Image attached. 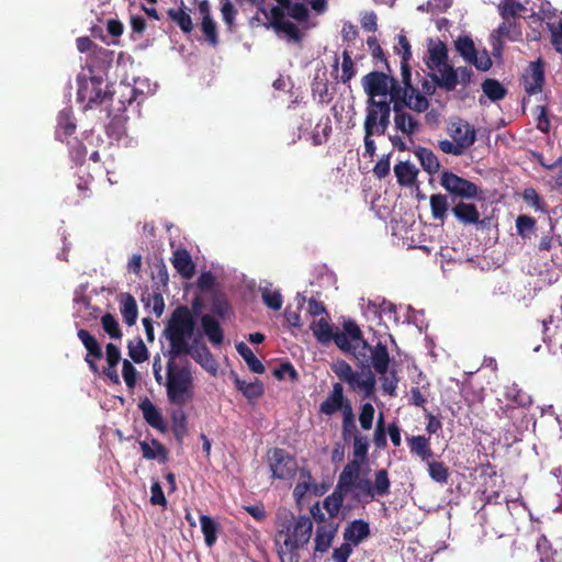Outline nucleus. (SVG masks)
I'll return each mask as SVG.
<instances>
[{
    "label": "nucleus",
    "instance_id": "1",
    "mask_svg": "<svg viewBox=\"0 0 562 562\" xmlns=\"http://www.w3.org/2000/svg\"><path fill=\"white\" fill-rule=\"evenodd\" d=\"M195 329V319L186 305L178 306L171 314L164 335L169 341V350L165 353L168 358H179L184 350V339L192 337Z\"/></svg>",
    "mask_w": 562,
    "mask_h": 562
},
{
    "label": "nucleus",
    "instance_id": "2",
    "mask_svg": "<svg viewBox=\"0 0 562 562\" xmlns=\"http://www.w3.org/2000/svg\"><path fill=\"white\" fill-rule=\"evenodd\" d=\"M176 359H168L165 386L168 401L182 406L192 397L193 376L190 367L177 364Z\"/></svg>",
    "mask_w": 562,
    "mask_h": 562
},
{
    "label": "nucleus",
    "instance_id": "3",
    "mask_svg": "<svg viewBox=\"0 0 562 562\" xmlns=\"http://www.w3.org/2000/svg\"><path fill=\"white\" fill-rule=\"evenodd\" d=\"M278 538H283V546L297 550L306 544L312 536L313 522L307 516H300L297 519L292 513L285 512L278 517Z\"/></svg>",
    "mask_w": 562,
    "mask_h": 562
},
{
    "label": "nucleus",
    "instance_id": "4",
    "mask_svg": "<svg viewBox=\"0 0 562 562\" xmlns=\"http://www.w3.org/2000/svg\"><path fill=\"white\" fill-rule=\"evenodd\" d=\"M77 101L83 104V110L105 105L108 114H111L110 106L113 103V93L101 76H79Z\"/></svg>",
    "mask_w": 562,
    "mask_h": 562
},
{
    "label": "nucleus",
    "instance_id": "5",
    "mask_svg": "<svg viewBox=\"0 0 562 562\" xmlns=\"http://www.w3.org/2000/svg\"><path fill=\"white\" fill-rule=\"evenodd\" d=\"M353 357L362 369H368L369 371L370 368H373L381 375L389 372L391 358L387 347L382 342H378L375 346L369 345V348L366 350L355 351Z\"/></svg>",
    "mask_w": 562,
    "mask_h": 562
},
{
    "label": "nucleus",
    "instance_id": "6",
    "mask_svg": "<svg viewBox=\"0 0 562 562\" xmlns=\"http://www.w3.org/2000/svg\"><path fill=\"white\" fill-rule=\"evenodd\" d=\"M331 340L340 350L344 352H351L352 355L355 351H359L360 349L366 350L369 348V344L363 339L360 327L352 319L345 321L342 324V330L333 333Z\"/></svg>",
    "mask_w": 562,
    "mask_h": 562
},
{
    "label": "nucleus",
    "instance_id": "7",
    "mask_svg": "<svg viewBox=\"0 0 562 562\" xmlns=\"http://www.w3.org/2000/svg\"><path fill=\"white\" fill-rule=\"evenodd\" d=\"M441 187L454 198L473 200L482 190L472 181L462 178L450 170H445L440 176Z\"/></svg>",
    "mask_w": 562,
    "mask_h": 562
},
{
    "label": "nucleus",
    "instance_id": "8",
    "mask_svg": "<svg viewBox=\"0 0 562 562\" xmlns=\"http://www.w3.org/2000/svg\"><path fill=\"white\" fill-rule=\"evenodd\" d=\"M496 416L499 419L507 420V423L504 424V428L507 431L513 429L517 434H522L525 430H527L530 423L527 408L510 403L499 405L498 409L496 411Z\"/></svg>",
    "mask_w": 562,
    "mask_h": 562
},
{
    "label": "nucleus",
    "instance_id": "9",
    "mask_svg": "<svg viewBox=\"0 0 562 562\" xmlns=\"http://www.w3.org/2000/svg\"><path fill=\"white\" fill-rule=\"evenodd\" d=\"M269 467L273 479L286 480L296 471V460L284 449L273 448L269 451Z\"/></svg>",
    "mask_w": 562,
    "mask_h": 562
},
{
    "label": "nucleus",
    "instance_id": "10",
    "mask_svg": "<svg viewBox=\"0 0 562 562\" xmlns=\"http://www.w3.org/2000/svg\"><path fill=\"white\" fill-rule=\"evenodd\" d=\"M520 38V24L516 20H503V22L491 35L493 54L501 55L505 40L516 42Z\"/></svg>",
    "mask_w": 562,
    "mask_h": 562
},
{
    "label": "nucleus",
    "instance_id": "11",
    "mask_svg": "<svg viewBox=\"0 0 562 562\" xmlns=\"http://www.w3.org/2000/svg\"><path fill=\"white\" fill-rule=\"evenodd\" d=\"M392 76L382 71H371L362 77L361 83L368 99L386 97Z\"/></svg>",
    "mask_w": 562,
    "mask_h": 562
},
{
    "label": "nucleus",
    "instance_id": "12",
    "mask_svg": "<svg viewBox=\"0 0 562 562\" xmlns=\"http://www.w3.org/2000/svg\"><path fill=\"white\" fill-rule=\"evenodd\" d=\"M448 134L457 144L462 143L463 149L470 148L476 140L475 128L467 121L458 117L451 121L447 128Z\"/></svg>",
    "mask_w": 562,
    "mask_h": 562
},
{
    "label": "nucleus",
    "instance_id": "13",
    "mask_svg": "<svg viewBox=\"0 0 562 562\" xmlns=\"http://www.w3.org/2000/svg\"><path fill=\"white\" fill-rule=\"evenodd\" d=\"M544 83V68L541 59L532 61L524 75L525 91L531 95L542 91Z\"/></svg>",
    "mask_w": 562,
    "mask_h": 562
},
{
    "label": "nucleus",
    "instance_id": "14",
    "mask_svg": "<svg viewBox=\"0 0 562 562\" xmlns=\"http://www.w3.org/2000/svg\"><path fill=\"white\" fill-rule=\"evenodd\" d=\"M395 128L412 137L420 130V122L414 115L405 111L401 105H393Z\"/></svg>",
    "mask_w": 562,
    "mask_h": 562
},
{
    "label": "nucleus",
    "instance_id": "15",
    "mask_svg": "<svg viewBox=\"0 0 562 562\" xmlns=\"http://www.w3.org/2000/svg\"><path fill=\"white\" fill-rule=\"evenodd\" d=\"M138 408L142 411L145 422L150 427L162 434L167 431V425L160 409L148 397H144L139 401Z\"/></svg>",
    "mask_w": 562,
    "mask_h": 562
},
{
    "label": "nucleus",
    "instance_id": "16",
    "mask_svg": "<svg viewBox=\"0 0 562 562\" xmlns=\"http://www.w3.org/2000/svg\"><path fill=\"white\" fill-rule=\"evenodd\" d=\"M346 398L342 384L334 383L331 392L319 405V413L327 416L334 415L341 408Z\"/></svg>",
    "mask_w": 562,
    "mask_h": 562
},
{
    "label": "nucleus",
    "instance_id": "17",
    "mask_svg": "<svg viewBox=\"0 0 562 562\" xmlns=\"http://www.w3.org/2000/svg\"><path fill=\"white\" fill-rule=\"evenodd\" d=\"M370 536V526L363 519H355L350 521L344 530V540L352 546L360 544Z\"/></svg>",
    "mask_w": 562,
    "mask_h": 562
},
{
    "label": "nucleus",
    "instance_id": "18",
    "mask_svg": "<svg viewBox=\"0 0 562 562\" xmlns=\"http://www.w3.org/2000/svg\"><path fill=\"white\" fill-rule=\"evenodd\" d=\"M364 462L352 459L345 465L338 476L337 486L339 490L350 492L353 488V485H356V482L359 479L361 465Z\"/></svg>",
    "mask_w": 562,
    "mask_h": 562
},
{
    "label": "nucleus",
    "instance_id": "19",
    "mask_svg": "<svg viewBox=\"0 0 562 562\" xmlns=\"http://www.w3.org/2000/svg\"><path fill=\"white\" fill-rule=\"evenodd\" d=\"M171 262L178 273L184 279H191L195 272V265L189 251L179 248L172 252Z\"/></svg>",
    "mask_w": 562,
    "mask_h": 562
},
{
    "label": "nucleus",
    "instance_id": "20",
    "mask_svg": "<svg viewBox=\"0 0 562 562\" xmlns=\"http://www.w3.org/2000/svg\"><path fill=\"white\" fill-rule=\"evenodd\" d=\"M437 69L439 74L430 75V78L437 85V87L448 92L456 90L457 86L459 85L456 69L450 64L442 65Z\"/></svg>",
    "mask_w": 562,
    "mask_h": 562
},
{
    "label": "nucleus",
    "instance_id": "21",
    "mask_svg": "<svg viewBox=\"0 0 562 562\" xmlns=\"http://www.w3.org/2000/svg\"><path fill=\"white\" fill-rule=\"evenodd\" d=\"M142 456L146 460H157L159 463H165L168 459L167 448L156 438H151L150 441H139Z\"/></svg>",
    "mask_w": 562,
    "mask_h": 562
},
{
    "label": "nucleus",
    "instance_id": "22",
    "mask_svg": "<svg viewBox=\"0 0 562 562\" xmlns=\"http://www.w3.org/2000/svg\"><path fill=\"white\" fill-rule=\"evenodd\" d=\"M452 213L456 218L464 225L483 224V221H480L477 207L472 203L460 201L452 207Z\"/></svg>",
    "mask_w": 562,
    "mask_h": 562
},
{
    "label": "nucleus",
    "instance_id": "23",
    "mask_svg": "<svg viewBox=\"0 0 562 562\" xmlns=\"http://www.w3.org/2000/svg\"><path fill=\"white\" fill-rule=\"evenodd\" d=\"M338 531V524H334L333 521L317 527L316 536H315V551L324 553L326 552Z\"/></svg>",
    "mask_w": 562,
    "mask_h": 562
},
{
    "label": "nucleus",
    "instance_id": "24",
    "mask_svg": "<svg viewBox=\"0 0 562 562\" xmlns=\"http://www.w3.org/2000/svg\"><path fill=\"white\" fill-rule=\"evenodd\" d=\"M201 327L213 346H220L224 340V331L220 323L210 314L201 317Z\"/></svg>",
    "mask_w": 562,
    "mask_h": 562
},
{
    "label": "nucleus",
    "instance_id": "25",
    "mask_svg": "<svg viewBox=\"0 0 562 562\" xmlns=\"http://www.w3.org/2000/svg\"><path fill=\"white\" fill-rule=\"evenodd\" d=\"M411 453L419 457L426 462L432 458L434 451L430 445V438L425 436H411L406 438Z\"/></svg>",
    "mask_w": 562,
    "mask_h": 562
},
{
    "label": "nucleus",
    "instance_id": "26",
    "mask_svg": "<svg viewBox=\"0 0 562 562\" xmlns=\"http://www.w3.org/2000/svg\"><path fill=\"white\" fill-rule=\"evenodd\" d=\"M394 173L400 186L411 187L416 182L418 169L409 161H400L394 166Z\"/></svg>",
    "mask_w": 562,
    "mask_h": 562
},
{
    "label": "nucleus",
    "instance_id": "27",
    "mask_svg": "<svg viewBox=\"0 0 562 562\" xmlns=\"http://www.w3.org/2000/svg\"><path fill=\"white\" fill-rule=\"evenodd\" d=\"M413 153L417 157V159L420 162V166L426 172H428L429 175H435L439 171L440 162L432 150L423 146H417L413 150Z\"/></svg>",
    "mask_w": 562,
    "mask_h": 562
},
{
    "label": "nucleus",
    "instance_id": "28",
    "mask_svg": "<svg viewBox=\"0 0 562 562\" xmlns=\"http://www.w3.org/2000/svg\"><path fill=\"white\" fill-rule=\"evenodd\" d=\"M426 64L429 69H436L448 64V49L445 43L438 41L429 45Z\"/></svg>",
    "mask_w": 562,
    "mask_h": 562
},
{
    "label": "nucleus",
    "instance_id": "29",
    "mask_svg": "<svg viewBox=\"0 0 562 562\" xmlns=\"http://www.w3.org/2000/svg\"><path fill=\"white\" fill-rule=\"evenodd\" d=\"M333 72L338 74V58L335 59L333 65ZM357 74V69L355 67V63L351 58V54L349 50L342 52V61H341V74L336 75V79L338 82L348 83Z\"/></svg>",
    "mask_w": 562,
    "mask_h": 562
},
{
    "label": "nucleus",
    "instance_id": "30",
    "mask_svg": "<svg viewBox=\"0 0 562 562\" xmlns=\"http://www.w3.org/2000/svg\"><path fill=\"white\" fill-rule=\"evenodd\" d=\"M349 492L345 490H339L336 485L333 493L324 498L323 507L328 513L330 519H334L338 516L342 507L345 496Z\"/></svg>",
    "mask_w": 562,
    "mask_h": 562
},
{
    "label": "nucleus",
    "instance_id": "31",
    "mask_svg": "<svg viewBox=\"0 0 562 562\" xmlns=\"http://www.w3.org/2000/svg\"><path fill=\"white\" fill-rule=\"evenodd\" d=\"M385 100H375V99H368L367 100V108H366V119L363 123L364 131H369V133H374L376 131V125L380 117L379 108L382 105H385Z\"/></svg>",
    "mask_w": 562,
    "mask_h": 562
},
{
    "label": "nucleus",
    "instance_id": "32",
    "mask_svg": "<svg viewBox=\"0 0 562 562\" xmlns=\"http://www.w3.org/2000/svg\"><path fill=\"white\" fill-rule=\"evenodd\" d=\"M235 387L248 400H257L263 394V384L260 381L247 382L233 373Z\"/></svg>",
    "mask_w": 562,
    "mask_h": 562
},
{
    "label": "nucleus",
    "instance_id": "33",
    "mask_svg": "<svg viewBox=\"0 0 562 562\" xmlns=\"http://www.w3.org/2000/svg\"><path fill=\"white\" fill-rule=\"evenodd\" d=\"M113 93V97L117 94L119 97V106L114 108L113 105L110 106L111 112H123L126 110L127 105H131L133 102H135V87L130 83L121 82L115 90H111Z\"/></svg>",
    "mask_w": 562,
    "mask_h": 562
},
{
    "label": "nucleus",
    "instance_id": "34",
    "mask_svg": "<svg viewBox=\"0 0 562 562\" xmlns=\"http://www.w3.org/2000/svg\"><path fill=\"white\" fill-rule=\"evenodd\" d=\"M120 310L124 322L128 326L135 325L138 315V308L135 299L130 293L121 294Z\"/></svg>",
    "mask_w": 562,
    "mask_h": 562
},
{
    "label": "nucleus",
    "instance_id": "35",
    "mask_svg": "<svg viewBox=\"0 0 562 562\" xmlns=\"http://www.w3.org/2000/svg\"><path fill=\"white\" fill-rule=\"evenodd\" d=\"M310 328L321 345H328L331 341L334 330L327 317L313 321Z\"/></svg>",
    "mask_w": 562,
    "mask_h": 562
},
{
    "label": "nucleus",
    "instance_id": "36",
    "mask_svg": "<svg viewBox=\"0 0 562 562\" xmlns=\"http://www.w3.org/2000/svg\"><path fill=\"white\" fill-rule=\"evenodd\" d=\"M312 94L315 100L319 103H329L333 100V95L329 93L328 80L323 76L316 75L312 81Z\"/></svg>",
    "mask_w": 562,
    "mask_h": 562
},
{
    "label": "nucleus",
    "instance_id": "37",
    "mask_svg": "<svg viewBox=\"0 0 562 562\" xmlns=\"http://www.w3.org/2000/svg\"><path fill=\"white\" fill-rule=\"evenodd\" d=\"M505 398L514 405H518L528 408L532 404L531 396L526 393L518 384L513 383L506 386Z\"/></svg>",
    "mask_w": 562,
    "mask_h": 562
},
{
    "label": "nucleus",
    "instance_id": "38",
    "mask_svg": "<svg viewBox=\"0 0 562 562\" xmlns=\"http://www.w3.org/2000/svg\"><path fill=\"white\" fill-rule=\"evenodd\" d=\"M167 15L183 33H190L193 30L192 19L186 12L183 1H181V5L178 9H169Z\"/></svg>",
    "mask_w": 562,
    "mask_h": 562
},
{
    "label": "nucleus",
    "instance_id": "39",
    "mask_svg": "<svg viewBox=\"0 0 562 562\" xmlns=\"http://www.w3.org/2000/svg\"><path fill=\"white\" fill-rule=\"evenodd\" d=\"M408 92L415 93L416 88H408L406 86L401 87L397 79L392 76L389 85V95H390V104L393 105L398 104L403 108V103L408 94Z\"/></svg>",
    "mask_w": 562,
    "mask_h": 562
},
{
    "label": "nucleus",
    "instance_id": "40",
    "mask_svg": "<svg viewBox=\"0 0 562 562\" xmlns=\"http://www.w3.org/2000/svg\"><path fill=\"white\" fill-rule=\"evenodd\" d=\"M237 352L241 356V358L246 361L249 369L254 373H263L265 372V366L263 363L255 356L252 350L243 341L238 342L236 345Z\"/></svg>",
    "mask_w": 562,
    "mask_h": 562
},
{
    "label": "nucleus",
    "instance_id": "41",
    "mask_svg": "<svg viewBox=\"0 0 562 562\" xmlns=\"http://www.w3.org/2000/svg\"><path fill=\"white\" fill-rule=\"evenodd\" d=\"M484 94L493 102H497L507 94L506 88L496 79L487 78L482 82Z\"/></svg>",
    "mask_w": 562,
    "mask_h": 562
},
{
    "label": "nucleus",
    "instance_id": "42",
    "mask_svg": "<svg viewBox=\"0 0 562 562\" xmlns=\"http://www.w3.org/2000/svg\"><path fill=\"white\" fill-rule=\"evenodd\" d=\"M448 196L441 193L432 194L430 196V210L435 220L443 222L448 215Z\"/></svg>",
    "mask_w": 562,
    "mask_h": 562
},
{
    "label": "nucleus",
    "instance_id": "43",
    "mask_svg": "<svg viewBox=\"0 0 562 562\" xmlns=\"http://www.w3.org/2000/svg\"><path fill=\"white\" fill-rule=\"evenodd\" d=\"M314 484L315 482L311 472L307 469L302 468L300 470V481L293 490V496L296 502L302 501Z\"/></svg>",
    "mask_w": 562,
    "mask_h": 562
},
{
    "label": "nucleus",
    "instance_id": "44",
    "mask_svg": "<svg viewBox=\"0 0 562 562\" xmlns=\"http://www.w3.org/2000/svg\"><path fill=\"white\" fill-rule=\"evenodd\" d=\"M331 121L329 116L321 119L312 132V140L315 146L325 144L331 134Z\"/></svg>",
    "mask_w": 562,
    "mask_h": 562
},
{
    "label": "nucleus",
    "instance_id": "45",
    "mask_svg": "<svg viewBox=\"0 0 562 562\" xmlns=\"http://www.w3.org/2000/svg\"><path fill=\"white\" fill-rule=\"evenodd\" d=\"M525 10V5L517 0H502L498 5V12L503 20H516Z\"/></svg>",
    "mask_w": 562,
    "mask_h": 562
},
{
    "label": "nucleus",
    "instance_id": "46",
    "mask_svg": "<svg viewBox=\"0 0 562 562\" xmlns=\"http://www.w3.org/2000/svg\"><path fill=\"white\" fill-rule=\"evenodd\" d=\"M200 522L206 546H214L217 540L218 524L212 517L206 515H202L200 517Z\"/></svg>",
    "mask_w": 562,
    "mask_h": 562
},
{
    "label": "nucleus",
    "instance_id": "47",
    "mask_svg": "<svg viewBox=\"0 0 562 562\" xmlns=\"http://www.w3.org/2000/svg\"><path fill=\"white\" fill-rule=\"evenodd\" d=\"M537 228V221L529 215H518L516 218V231L517 235L522 239L530 238L535 234Z\"/></svg>",
    "mask_w": 562,
    "mask_h": 562
},
{
    "label": "nucleus",
    "instance_id": "48",
    "mask_svg": "<svg viewBox=\"0 0 562 562\" xmlns=\"http://www.w3.org/2000/svg\"><path fill=\"white\" fill-rule=\"evenodd\" d=\"M428 473L431 480L437 483L446 484L449 479V468L442 461L428 460L426 461Z\"/></svg>",
    "mask_w": 562,
    "mask_h": 562
},
{
    "label": "nucleus",
    "instance_id": "49",
    "mask_svg": "<svg viewBox=\"0 0 562 562\" xmlns=\"http://www.w3.org/2000/svg\"><path fill=\"white\" fill-rule=\"evenodd\" d=\"M76 132L72 113L68 109H64L57 116V134L63 133L65 137L71 136Z\"/></svg>",
    "mask_w": 562,
    "mask_h": 562
},
{
    "label": "nucleus",
    "instance_id": "50",
    "mask_svg": "<svg viewBox=\"0 0 562 562\" xmlns=\"http://www.w3.org/2000/svg\"><path fill=\"white\" fill-rule=\"evenodd\" d=\"M429 105L428 99L416 89L415 93L408 92L403 109L408 108L417 113H423L428 110Z\"/></svg>",
    "mask_w": 562,
    "mask_h": 562
},
{
    "label": "nucleus",
    "instance_id": "51",
    "mask_svg": "<svg viewBox=\"0 0 562 562\" xmlns=\"http://www.w3.org/2000/svg\"><path fill=\"white\" fill-rule=\"evenodd\" d=\"M372 487L374 497L386 496L390 494L391 481L389 479V472L385 469H381L375 472Z\"/></svg>",
    "mask_w": 562,
    "mask_h": 562
},
{
    "label": "nucleus",
    "instance_id": "52",
    "mask_svg": "<svg viewBox=\"0 0 562 562\" xmlns=\"http://www.w3.org/2000/svg\"><path fill=\"white\" fill-rule=\"evenodd\" d=\"M369 440L367 436L358 434L352 438V459L366 462L368 459Z\"/></svg>",
    "mask_w": 562,
    "mask_h": 562
},
{
    "label": "nucleus",
    "instance_id": "53",
    "mask_svg": "<svg viewBox=\"0 0 562 562\" xmlns=\"http://www.w3.org/2000/svg\"><path fill=\"white\" fill-rule=\"evenodd\" d=\"M536 549L540 557V562H555L558 552L544 535L538 538Z\"/></svg>",
    "mask_w": 562,
    "mask_h": 562
},
{
    "label": "nucleus",
    "instance_id": "54",
    "mask_svg": "<svg viewBox=\"0 0 562 562\" xmlns=\"http://www.w3.org/2000/svg\"><path fill=\"white\" fill-rule=\"evenodd\" d=\"M189 355L195 362H198L204 369L209 370L213 368L214 358L206 345L200 346L199 348L191 350Z\"/></svg>",
    "mask_w": 562,
    "mask_h": 562
},
{
    "label": "nucleus",
    "instance_id": "55",
    "mask_svg": "<svg viewBox=\"0 0 562 562\" xmlns=\"http://www.w3.org/2000/svg\"><path fill=\"white\" fill-rule=\"evenodd\" d=\"M457 52L464 58L465 61L469 63L474 54L476 53V48L474 43L470 36H460L456 43Z\"/></svg>",
    "mask_w": 562,
    "mask_h": 562
},
{
    "label": "nucleus",
    "instance_id": "56",
    "mask_svg": "<svg viewBox=\"0 0 562 562\" xmlns=\"http://www.w3.org/2000/svg\"><path fill=\"white\" fill-rule=\"evenodd\" d=\"M101 325L103 330L113 339H121L123 334L116 318L106 313L101 317Z\"/></svg>",
    "mask_w": 562,
    "mask_h": 562
},
{
    "label": "nucleus",
    "instance_id": "57",
    "mask_svg": "<svg viewBox=\"0 0 562 562\" xmlns=\"http://www.w3.org/2000/svg\"><path fill=\"white\" fill-rule=\"evenodd\" d=\"M201 31L205 40L213 46L218 43L217 25L212 16L202 18Z\"/></svg>",
    "mask_w": 562,
    "mask_h": 562
},
{
    "label": "nucleus",
    "instance_id": "58",
    "mask_svg": "<svg viewBox=\"0 0 562 562\" xmlns=\"http://www.w3.org/2000/svg\"><path fill=\"white\" fill-rule=\"evenodd\" d=\"M171 429L178 440H181L187 434V416L183 411H178L172 414Z\"/></svg>",
    "mask_w": 562,
    "mask_h": 562
},
{
    "label": "nucleus",
    "instance_id": "59",
    "mask_svg": "<svg viewBox=\"0 0 562 562\" xmlns=\"http://www.w3.org/2000/svg\"><path fill=\"white\" fill-rule=\"evenodd\" d=\"M128 348V356L132 358V360L136 363H142L148 358V350L145 346L144 341L138 338L137 341L133 342L131 341L127 346Z\"/></svg>",
    "mask_w": 562,
    "mask_h": 562
},
{
    "label": "nucleus",
    "instance_id": "60",
    "mask_svg": "<svg viewBox=\"0 0 562 562\" xmlns=\"http://www.w3.org/2000/svg\"><path fill=\"white\" fill-rule=\"evenodd\" d=\"M221 13L224 23L226 24L229 31H233L235 27V19L237 15V10L231 0H221Z\"/></svg>",
    "mask_w": 562,
    "mask_h": 562
},
{
    "label": "nucleus",
    "instance_id": "61",
    "mask_svg": "<svg viewBox=\"0 0 562 562\" xmlns=\"http://www.w3.org/2000/svg\"><path fill=\"white\" fill-rule=\"evenodd\" d=\"M211 312L214 316L225 319L231 313L229 303L225 297L216 295L212 300Z\"/></svg>",
    "mask_w": 562,
    "mask_h": 562
},
{
    "label": "nucleus",
    "instance_id": "62",
    "mask_svg": "<svg viewBox=\"0 0 562 562\" xmlns=\"http://www.w3.org/2000/svg\"><path fill=\"white\" fill-rule=\"evenodd\" d=\"M376 380L371 370L362 378L359 385L357 386V391H361L363 393L364 398H371L375 393Z\"/></svg>",
    "mask_w": 562,
    "mask_h": 562
},
{
    "label": "nucleus",
    "instance_id": "63",
    "mask_svg": "<svg viewBox=\"0 0 562 562\" xmlns=\"http://www.w3.org/2000/svg\"><path fill=\"white\" fill-rule=\"evenodd\" d=\"M353 487L357 490L353 494V499L361 501L362 497L373 499L374 492L372 487V483L368 479L358 480Z\"/></svg>",
    "mask_w": 562,
    "mask_h": 562
},
{
    "label": "nucleus",
    "instance_id": "64",
    "mask_svg": "<svg viewBox=\"0 0 562 562\" xmlns=\"http://www.w3.org/2000/svg\"><path fill=\"white\" fill-rule=\"evenodd\" d=\"M261 296H262L263 303L268 307H270L274 311H278L281 308L283 300H282V295L279 291H272L270 289L265 288L261 290Z\"/></svg>",
    "mask_w": 562,
    "mask_h": 562
}]
</instances>
